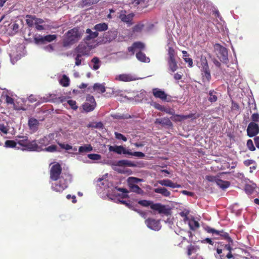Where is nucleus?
<instances>
[{"label":"nucleus","instance_id":"obj_4","mask_svg":"<svg viewBox=\"0 0 259 259\" xmlns=\"http://www.w3.org/2000/svg\"><path fill=\"white\" fill-rule=\"evenodd\" d=\"M138 204L144 207L150 206L152 209L157 211L160 214L163 213L166 215L170 214V209L159 203H153L151 201L141 200L138 201Z\"/></svg>","mask_w":259,"mask_h":259},{"label":"nucleus","instance_id":"obj_30","mask_svg":"<svg viewBox=\"0 0 259 259\" xmlns=\"http://www.w3.org/2000/svg\"><path fill=\"white\" fill-rule=\"evenodd\" d=\"M96 104L90 103L85 102L82 106L83 109L87 112L93 111L96 107Z\"/></svg>","mask_w":259,"mask_h":259},{"label":"nucleus","instance_id":"obj_63","mask_svg":"<svg viewBox=\"0 0 259 259\" xmlns=\"http://www.w3.org/2000/svg\"><path fill=\"white\" fill-rule=\"evenodd\" d=\"M153 106L154 107L155 109L161 111H163L164 108V107L163 106L161 105L160 104L157 103H154Z\"/></svg>","mask_w":259,"mask_h":259},{"label":"nucleus","instance_id":"obj_1","mask_svg":"<svg viewBox=\"0 0 259 259\" xmlns=\"http://www.w3.org/2000/svg\"><path fill=\"white\" fill-rule=\"evenodd\" d=\"M84 31L78 27H75L69 30L63 35L62 46L64 47H69L77 42L83 34Z\"/></svg>","mask_w":259,"mask_h":259},{"label":"nucleus","instance_id":"obj_8","mask_svg":"<svg viewBox=\"0 0 259 259\" xmlns=\"http://www.w3.org/2000/svg\"><path fill=\"white\" fill-rule=\"evenodd\" d=\"M152 94L155 98H158L163 101L169 102L171 100V96L167 95L163 91L158 89H152Z\"/></svg>","mask_w":259,"mask_h":259},{"label":"nucleus","instance_id":"obj_25","mask_svg":"<svg viewBox=\"0 0 259 259\" xmlns=\"http://www.w3.org/2000/svg\"><path fill=\"white\" fill-rule=\"evenodd\" d=\"M153 191L156 193L160 194L164 197H169L170 195V192L164 187L155 188Z\"/></svg>","mask_w":259,"mask_h":259},{"label":"nucleus","instance_id":"obj_31","mask_svg":"<svg viewBox=\"0 0 259 259\" xmlns=\"http://www.w3.org/2000/svg\"><path fill=\"white\" fill-rule=\"evenodd\" d=\"M209 98L208 101L211 103L215 102L218 100L217 92L214 91L213 90L209 91Z\"/></svg>","mask_w":259,"mask_h":259},{"label":"nucleus","instance_id":"obj_14","mask_svg":"<svg viewBox=\"0 0 259 259\" xmlns=\"http://www.w3.org/2000/svg\"><path fill=\"white\" fill-rule=\"evenodd\" d=\"M109 151L110 152H114L118 154H127L128 153V150L126 149L122 146H109Z\"/></svg>","mask_w":259,"mask_h":259},{"label":"nucleus","instance_id":"obj_18","mask_svg":"<svg viewBox=\"0 0 259 259\" xmlns=\"http://www.w3.org/2000/svg\"><path fill=\"white\" fill-rule=\"evenodd\" d=\"M202 81L203 83H209L211 80V74L209 68L201 69Z\"/></svg>","mask_w":259,"mask_h":259},{"label":"nucleus","instance_id":"obj_12","mask_svg":"<svg viewBox=\"0 0 259 259\" xmlns=\"http://www.w3.org/2000/svg\"><path fill=\"white\" fill-rule=\"evenodd\" d=\"M125 13V11H121L119 16V19L121 21L128 24L129 25H132V21L134 17V14L133 13H131L128 15H126Z\"/></svg>","mask_w":259,"mask_h":259},{"label":"nucleus","instance_id":"obj_17","mask_svg":"<svg viewBox=\"0 0 259 259\" xmlns=\"http://www.w3.org/2000/svg\"><path fill=\"white\" fill-rule=\"evenodd\" d=\"M52 139V135H49L46 136H44L41 138H40L38 141V143L39 144V145H38L39 147V151L40 150L42 147L46 146L49 145L51 143Z\"/></svg>","mask_w":259,"mask_h":259},{"label":"nucleus","instance_id":"obj_20","mask_svg":"<svg viewBox=\"0 0 259 259\" xmlns=\"http://www.w3.org/2000/svg\"><path fill=\"white\" fill-rule=\"evenodd\" d=\"M117 34L116 30H111L104 33L103 38L106 41H111L116 37Z\"/></svg>","mask_w":259,"mask_h":259},{"label":"nucleus","instance_id":"obj_64","mask_svg":"<svg viewBox=\"0 0 259 259\" xmlns=\"http://www.w3.org/2000/svg\"><path fill=\"white\" fill-rule=\"evenodd\" d=\"M81 56L76 55V56L75 58V64L76 66H79L80 65H81Z\"/></svg>","mask_w":259,"mask_h":259},{"label":"nucleus","instance_id":"obj_10","mask_svg":"<svg viewBox=\"0 0 259 259\" xmlns=\"http://www.w3.org/2000/svg\"><path fill=\"white\" fill-rule=\"evenodd\" d=\"M214 47L215 49L219 52V56L218 57L220 59L226 62V61L228 60L227 49L219 44H216Z\"/></svg>","mask_w":259,"mask_h":259},{"label":"nucleus","instance_id":"obj_37","mask_svg":"<svg viewBox=\"0 0 259 259\" xmlns=\"http://www.w3.org/2000/svg\"><path fill=\"white\" fill-rule=\"evenodd\" d=\"M69 79L66 75H63L60 81V84L65 87H68L69 85Z\"/></svg>","mask_w":259,"mask_h":259},{"label":"nucleus","instance_id":"obj_40","mask_svg":"<svg viewBox=\"0 0 259 259\" xmlns=\"http://www.w3.org/2000/svg\"><path fill=\"white\" fill-rule=\"evenodd\" d=\"M112 117L114 119H128L131 118V116L129 114H115L112 115Z\"/></svg>","mask_w":259,"mask_h":259},{"label":"nucleus","instance_id":"obj_29","mask_svg":"<svg viewBox=\"0 0 259 259\" xmlns=\"http://www.w3.org/2000/svg\"><path fill=\"white\" fill-rule=\"evenodd\" d=\"M93 90L97 91L98 93H103L106 91L105 87L103 84L96 83L93 85Z\"/></svg>","mask_w":259,"mask_h":259},{"label":"nucleus","instance_id":"obj_15","mask_svg":"<svg viewBox=\"0 0 259 259\" xmlns=\"http://www.w3.org/2000/svg\"><path fill=\"white\" fill-rule=\"evenodd\" d=\"M74 52L76 53V55L81 57L88 55L89 53V51L87 47L85 45L82 44L79 45L75 49Z\"/></svg>","mask_w":259,"mask_h":259},{"label":"nucleus","instance_id":"obj_7","mask_svg":"<svg viewBox=\"0 0 259 259\" xmlns=\"http://www.w3.org/2000/svg\"><path fill=\"white\" fill-rule=\"evenodd\" d=\"M62 167L59 163L53 165L50 169V179L54 181H57L61 177Z\"/></svg>","mask_w":259,"mask_h":259},{"label":"nucleus","instance_id":"obj_58","mask_svg":"<svg viewBox=\"0 0 259 259\" xmlns=\"http://www.w3.org/2000/svg\"><path fill=\"white\" fill-rule=\"evenodd\" d=\"M245 191L247 194H251L253 191V188L249 185H246L245 187Z\"/></svg>","mask_w":259,"mask_h":259},{"label":"nucleus","instance_id":"obj_3","mask_svg":"<svg viewBox=\"0 0 259 259\" xmlns=\"http://www.w3.org/2000/svg\"><path fill=\"white\" fill-rule=\"evenodd\" d=\"M217 246L215 257L218 259H231L233 257L232 253L233 248L230 243L224 244L223 242H218Z\"/></svg>","mask_w":259,"mask_h":259},{"label":"nucleus","instance_id":"obj_50","mask_svg":"<svg viewBox=\"0 0 259 259\" xmlns=\"http://www.w3.org/2000/svg\"><path fill=\"white\" fill-rule=\"evenodd\" d=\"M168 59H175L176 53L172 47H169L168 49Z\"/></svg>","mask_w":259,"mask_h":259},{"label":"nucleus","instance_id":"obj_39","mask_svg":"<svg viewBox=\"0 0 259 259\" xmlns=\"http://www.w3.org/2000/svg\"><path fill=\"white\" fill-rule=\"evenodd\" d=\"M189 225L190 228L192 230H195L199 227V223L194 220L190 221L189 222Z\"/></svg>","mask_w":259,"mask_h":259},{"label":"nucleus","instance_id":"obj_47","mask_svg":"<svg viewBox=\"0 0 259 259\" xmlns=\"http://www.w3.org/2000/svg\"><path fill=\"white\" fill-rule=\"evenodd\" d=\"M127 154L129 155L135 156L140 157V158H143L145 156V154L142 152L137 151V152H130L129 150H128V153Z\"/></svg>","mask_w":259,"mask_h":259},{"label":"nucleus","instance_id":"obj_34","mask_svg":"<svg viewBox=\"0 0 259 259\" xmlns=\"http://www.w3.org/2000/svg\"><path fill=\"white\" fill-rule=\"evenodd\" d=\"M131 191L136 193L138 194H143V190L137 185H131L130 186Z\"/></svg>","mask_w":259,"mask_h":259},{"label":"nucleus","instance_id":"obj_21","mask_svg":"<svg viewBox=\"0 0 259 259\" xmlns=\"http://www.w3.org/2000/svg\"><path fill=\"white\" fill-rule=\"evenodd\" d=\"M192 117V114L187 115L175 114L170 117V119L174 122H180L183 120Z\"/></svg>","mask_w":259,"mask_h":259},{"label":"nucleus","instance_id":"obj_42","mask_svg":"<svg viewBox=\"0 0 259 259\" xmlns=\"http://www.w3.org/2000/svg\"><path fill=\"white\" fill-rule=\"evenodd\" d=\"M17 145V141L13 140H7L5 142V147L6 148H15Z\"/></svg>","mask_w":259,"mask_h":259},{"label":"nucleus","instance_id":"obj_32","mask_svg":"<svg viewBox=\"0 0 259 259\" xmlns=\"http://www.w3.org/2000/svg\"><path fill=\"white\" fill-rule=\"evenodd\" d=\"M26 24L29 27H32L34 24V21H35L36 16L27 15L26 16Z\"/></svg>","mask_w":259,"mask_h":259},{"label":"nucleus","instance_id":"obj_22","mask_svg":"<svg viewBox=\"0 0 259 259\" xmlns=\"http://www.w3.org/2000/svg\"><path fill=\"white\" fill-rule=\"evenodd\" d=\"M28 124L30 130L36 132L38 130L39 122L36 119L31 118L28 120Z\"/></svg>","mask_w":259,"mask_h":259},{"label":"nucleus","instance_id":"obj_5","mask_svg":"<svg viewBox=\"0 0 259 259\" xmlns=\"http://www.w3.org/2000/svg\"><path fill=\"white\" fill-rule=\"evenodd\" d=\"M16 139L17 143L26 149L31 151H39V147L36 140L30 141L27 136H17Z\"/></svg>","mask_w":259,"mask_h":259},{"label":"nucleus","instance_id":"obj_45","mask_svg":"<svg viewBox=\"0 0 259 259\" xmlns=\"http://www.w3.org/2000/svg\"><path fill=\"white\" fill-rule=\"evenodd\" d=\"M162 125L171 127L172 126V123L170 119L167 117H164L162 118Z\"/></svg>","mask_w":259,"mask_h":259},{"label":"nucleus","instance_id":"obj_11","mask_svg":"<svg viewBox=\"0 0 259 259\" xmlns=\"http://www.w3.org/2000/svg\"><path fill=\"white\" fill-rule=\"evenodd\" d=\"M259 133V126L257 124L254 122H251L248 124L247 128V135L249 137H253Z\"/></svg>","mask_w":259,"mask_h":259},{"label":"nucleus","instance_id":"obj_55","mask_svg":"<svg viewBox=\"0 0 259 259\" xmlns=\"http://www.w3.org/2000/svg\"><path fill=\"white\" fill-rule=\"evenodd\" d=\"M57 146L55 145H52L47 148H46L45 150L47 152H54L57 150Z\"/></svg>","mask_w":259,"mask_h":259},{"label":"nucleus","instance_id":"obj_16","mask_svg":"<svg viewBox=\"0 0 259 259\" xmlns=\"http://www.w3.org/2000/svg\"><path fill=\"white\" fill-rule=\"evenodd\" d=\"M157 183L161 186L169 187L172 188H181V185L177 183H173L171 180L168 179H163L159 180Z\"/></svg>","mask_w":259,"mask_h":259},{"label":"nucleus","instance_id":"obj_26","mask_svg":"<svg viewBox=\"0 0 259 259\" xmlns=\"http://www.w3.org/2000/svg\"><path fill=\"white\" fill-rule=\"evenodd\" d=\"M108 24L106 23H101L95 25L93 29L96 30L97 32L98 31H104L108 29Z\"/></svg>","mask_w":259,"mask_h":259},{"label":"nucleus","instance_id":"obj_53","mask_svg":"<svg viewBox=\"0 0 259 259\" xmlns=\"http://www.w3.org/2000/svg\"><path fill=\"white\" fill-rule=\"evenodd\" d=\"M247 146L248 148L251 151H253L255 150V148L254 146L253 142L251 140H248L247 141Z\"/></svg>","mask_w":259,"mask_h":259},{"label":"nucleus","instance_id":"obj_9","mask_svg":"<svg viewBox=\"0 0 259 259\" xmlns=\"http://www.w3.org/2000/svg\"><path fill=\"white\" fill-rule=\"evenodd\" d=\"M145 222L147 226L151 230L159 231L161 228L159 220L148 218L145 220Z\"/></svg>","mask_w":259,"mask_h":259},{"label":"nucleus","instance_id":"obj_27","mask_svg":"<svg viewBox=\"0 0 259 259\" xmlns=\"http://www.w3.org/2000/svg\"><path fill=\"white\" fill-rule=\"evenodd\" d=\"M167 62L169 70L172 72L177 70L178 67L175 59H168Z\"/></svg>","mask_w":259,"mask_h":259},{"label":"nucleus","instance_id":"obj_35","mask_svg":"<svg viewBox=\"0 0 259 259\" xmlns=\"http://www.w3.org/2000/svg\"><path fill=\"white\" fill-rule=\"evenodd\" d=\"M79 153L89 152L93 150V147L90 144L85 145L79 148Z\"/></svg>","mask_w":259,"mask_h":259},{"label":"nucleus","instance_id":"obj_49","mask_svg":"<svg viewBox=\"0 0 259 259\" xmlns=\"http://www.w3.org/2000/svg\"><path fill=\"white\" fill-rule=\"evenodd\" d=\"M133 45L136 49H137L142 50L145 48V45L140 41L135 42L133 44Z\"/></svg>","mask_w":259,"mask_h":259},{"label":"nucleus","instance_id":"obj_28","mask_svg":"<svg viewBox=\"0 0 259 259\" xmlns=\"http://www.w3.org/2000/svg\"><path fill=\"white\" fill-rule=\"evenodd\" d=\"M216 184L223 190L228 188L230 185V183L229 181H223L219 179L216 181Z\"/></svg>","mask_w":259,"mask_h":259},{"label":"nucleus","instance_id":"obj_57","mask_svg":"<svg viewBox=\"0 0 259 259\" xmlns=\"http://www.w3.org/2000/svg\"><path fill=\"white\" fill-rule=\"evenodd\" d=\"M6 102L8 104L15 105L14 99L8 95L6 97Z\"/></svg>","mask_w":259,"mask_h":259},{"label":"nucleus","instance_id":"obj_36","mask_svg":"<svg viewBox=\"0 0 259 259\" xmlns=\"http://www.w3.org/2000/svg\"><path fill=\"white\" fill-rule=\"evenodd\" d=\"M144 27V25L142 23H138L134 26L132 28L133 33L141 32Z\"/></svg>","mask_w":259,"mask_h":259},{"label":"nucleus","instance_id":"obj_60","mask_svg":"<svg viewBox=\"0 0 259 259\" xmlns=\"http://www.w3.org/2000/svg\"><path fill=\"white\" fill-rule=\"evenodd\" d=\"M184 60L185 62L187 63L188 64V66L189 67H192L193 66V60L188 57H185L184 58Z\"/></svg>","mask_w":259,"mask_h":259},{"label":"nucleus","instance_id":"obj_13","mask_svg":"<svg viewBox=\"0 0 259 259\" xmlns=\"http://www.w3.org/2000/svg\"><path fill=\"white\" fill-rule=\"evenodd\" d=\"M115 80L120 81L129 82L135 80L136 78L131 74L123 73L116 76Z\"/></svg>","mask_w":259,"mask_h":259},{"label":"nucleus","instance_id":"obj_43","mask_svg":"<svg viewBox=\"0 0 259 259\" xmlns=\"http://www.w3.org/2000/svg\"><path fill=\"white\" fill-rule=\"evenodd\" d=\"M128 183H129V186L131 185H136L135 184L138 183L142 181V179L135 178L130 177L128 178Z\"/></svg>","mask_w":259,"mask_h":259},{"label":"nucleus","instance_id":"obj_44","mask_svg":"<svg viewBox=\"0 0 259 259\" xmlns=\"http://www.w3.org/2000/svg\"><path fill=\"white\" fill-rule=\"evenodd\" d=\"M57 38V36L55 34H49L44 36V39H45V43L46 42H50L56 39Z\"/></svg>","mask_w":259,"mask_h":259},{"label":"nucleus","instance_id":"obj_51","mask_svg":"<svg viewBox=\"0 0 259 259\" xmlns=\"http://www.w3.org/2000/svg\"><path fill=\"white\" fill-rule=\"evenodd\" d=\"M88 157L92 160H99L101 159V156L98 154H88Z\"/></svg>","mask_w":259,"mask_h":259},{"label":"nucleus","instance_id":"obj_41","mask_svg":"<svg viewBox=\"0 0 259 259\" xmlns=\"http://www.w3.org/2000/svg\"><path fill=\"white\" fill-rule=\"evenodd\" d=\"M198 247L197 246L190 245L187 247V254L188 256L192 255L193 253L196 252Z\"/></svg>","mask_w":259,"mask_h":259},{"label":"nucleus","instance_id":"obj_6","mask_svg":"<svg viewBox=\"0 0 259 259\" xmlns=\"http://www.w3.org/2000/svg\"><path fill=\"white\" fill-rule=\"evenodd\" d=\"M204 230L208 233H211L212 235L215 236L214 239H219V237H221L223 239L226 240L229 243L233 242V240L229 236L228 233L224 232L223 230L221 231L217 230L213 228H211L209 226H206L204 228Z\"/></svg>","mask_w":259,"mask_h":259},{"label":"nucleus","instance_id":"obj_38","mask_svg":"<svg viewBox=\"0 0 259 259\" xmlns=\"http://www.w3.org/2000/svg\"><path fill=\"white\" fill-rule=\"evenodd\" d=\"M200 63L201 65V69H205L209 68L206 58L204 56H201L200 58Z\"/></svg>","mask_w":259,"mask_h":259},{"label":"nucleus","instance_id":"obj_24","mask_svg":"<svg viewBox=\"0 0 259 259\" xmlns=\"http://www.w3.org/2000/svg\"><path fill=\"white\" fill-rule=\"evenodd\" d=\"M86 33L88 34V35H87L84 39V40L86 41H89L91 39H93L97 37L99 35L98 32H97L96 31L93 32L89 28H88L86 30Z\"/></svg>","mask_w":259,"mask_h":259},{"label":"nucleus","instance_id":"obj_33","mask_svg":"<svg viewBox=\"0 0 259 259\" xmlns=\"http://www.w3.org/2000/svg\"><path fill=\"white\" fill-rule=\"evenodd\" d=\"M91 62L94 64V65L92 67V69L93 70H97L100 68L101 65V61L99 58L97 57H94L91 60Z\"/></svg>","mask_w":259,"mask_h":259},{"label":"nucleus","instance_id":"obj_2","mask_svg":"<svg viewBox=\"0 0 259 259\" xmlns=\"http://www.w3.org/2000/svg\"><path fill=\"white\" fill-rule=\"evenodd\" d=\"M71 181L72 176L70 174L63 173L55 183L52 184L51 189L57 192H62L68 187Z\"/></svg>","mask_w":259,"mask_h":259},{"label":"nucleus","instance_id":"obj_48","mask_svg":"<svg viewBox=\"0 0 259 259\" xmlns=\"http://www.w3.org/2000/svg\"><path fill=\"white\" fill-rule=\"evenodd\" d=\"M100 0H82V4L84 6H91L96 4L99 2Z\"/></svg>","mask_w":259,"mask_h":259},{"label":"nucleus","instance_id":"obj_46","mask_svg":"<svg viewBox=\"0 0 259 259\" xmlns=\"http://www.w3.org/2000/svg\"><path fill=\"white\" fill-rule=\"evenodd\" d=\"M34 42L37 45L45 44V41L44 39V36L40 35L35 37L34 38Z\"/></svg>","mask_w":259,"mask_h":259},{"label":"nucleus","instance_id":"obj_19","mask_svg":"<svg viewBox=\"0 0 259 259\" xmlns=\"http://www.w3.org/2000/svg\"><path fill=\"white\" fill-rule=\"evenodd\" d=\"M112 165L118 166H130L135 167L136 164L131 161L127 160H120L118 161H114L111 164Z\"/></svg>","mask_w":259,"mask_h":259},{"label":"nucleus","instance_id":"obj_56","mask_svg":"<svg viewBox=\"0 0 259 259\" xmlns=\"http://www.w3.org/2000/svg\"><path fill=\"white\" fill-rule=\"evenodd\" d=\"M86 101H87V102H89L90 103H92L94 104V103L96 104V102L95 101V99L94 97L91 95H88L87 96Z\"/></svg>","mask_w":259,"mask_h":259},{"label":"nucleus","instance_id":"obj_59","mask_svg":"<svg viewBox=\"0 0 259 259\" xmlns=\"http://www.w3.org/2000/svg\"><path fill=\"white\" fill-rule=\"evenodd\" d=\"M117 190L124 193V194H123V198H126L128 197L127 194L128 191L126 189L123 188H117Z\"/></svg>","mask_w":259,"mask_h":259},{"label":"nucleus","instance_id":"obj_52","mask_svg":"<svg viewBox=\"0 0 259 259\" xmlns=\"http://www.w3.org/2000/svg\"><path fill=\"white\" fill-rule=\"evenodd\" d=\"M67 103L69 104L70 107L74 110H75L78 108V106L76 105V102L75 101L72 100H69L67 101Z\"/></svg>","mask_w":259,"mask_h":259},{"label":"nucleus","instance_id":"obj_23","mask_svg":"<svg viewBox=\"0 0 259 259\" xmlns=\"http://www.w3.org/2000/svg\"><path fill=\"white\" fill-rule=\"evenodd\" d=\"M136 56L137 59L142 62L149 63L150 61V58L141 51L136 53Z\"/></svg>","mask_w":259,"mask_h":259},{"label":"nucleus","instance_id":"obj_62","mask_svg":"<svg viewBox=\"0 0 259 259\" xmlns=\"http://www.w3.org/2000/svg\"><path fill=\"white\" fill-rule=\"evenodd\" d=\"M8 128L4 124H0V131L3 133L7 134L8 133Z\"/></svg>","mask_w":259,"mask_h":259},{"label":"nucleus","instance_id":"obj_61","mask_svg":"<svg viewBox=\"0 0 259 259\" xmlns=\"http://www.w3.org/2000/svg\"><path fill=\"white\" fill-rule=\"evenodd\" d=\"M253 122H259V114L258 113H253L251 117Z\"/></svg>","mask_w":259,"mask_h":259},{"label":"nucleus","instance_id":"obj_54","mask_svg":"<svg viewBox=\"0 0 259 259\" xmlns=\"http://www.w3.org/2000/svg\"><path fill=\"white\" fill-rule=\"evenodd\" d=\"M115 138L118 140H122L124 142H126L127 141V138L122 134L119 133L118 132H115L114 133Z\"/></svg>","mask_w":259,"mask_h":259}]
</instances>
